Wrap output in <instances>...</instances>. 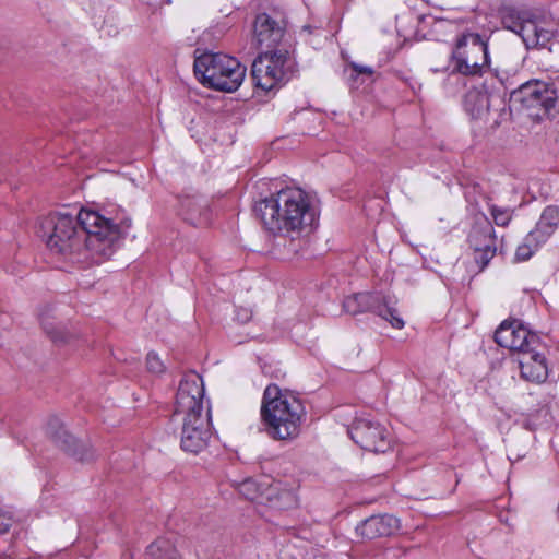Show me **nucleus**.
Wrapping results in <instances>:
<instances>
[{"instance_id": "7", "label": "nucleus", "mask_w": 559, "mask_h": 559, "mask_svg": "<svg viewBox=\"0 0 559 559\" xmlns=\"http://www.w3.org/2000/svg\"><path fill=\"white\" fill-rule=\"evenodd\" d=\"M350 439L361 449L384 453L390 449L391 440L388 428L367 414L354 418L347 427Z\"/></svg>"}, {"instance_id": "33", "label": "nucleus", "mask_w": 559, "mask_h": 559, "mask_svg": "<svg viewBox=\"0 0 559 559\" xmlns=\"http://www.w3.org/2000/svg\"><path fill=\"white\" fill-rule=\"evenodd\" d=\"M11 524L10 523H2L0 524V534H4L10 530Z\"/></svg>"}, {"instance_id": "22", "label": "nucleus", "mask_w": 559, "mask_h": 559, "mask_svg": "<svg viewBox=\"0 0 559 559\" xmlns=\"http://www.w3.org/2000/svg\"><path fill=\"white\" fill-rule=\"evenodd\" d=\"M530 14L531 12L528 11L516 10L514 8H506L502 11L501 22L506 29L511 31L518 35L520 28H522Z\"/></svg>"}, {"instance_id": "24", "label": "nucleus", "mask_w": 559, "mask_h": 559, "mask_svg": "<svg viewBox=\"0 0 559 559\" xmlns=\"http://www.w3.org/2000/svg\"><path fill=\"white\" fill-rule=\"evenodd\" d=\"M543 243H537V239L528 240V234L524 237L523 242L518 246L514 259L518 262L527 261L537 251Z\"/></svg>"}, {"instance_id": "16", "label": "nucleus", "mask_w": 559, "mask_h": 559, "mask_svg": "<svg viewBox=\"0 0 559 559\" xmlns=\"http://www.w3.org/2000/svg\"><path fill=\"white\" fill-rule=\"evenodd\" d=\"M518 364L521 377L526 381L543 383L548 378V362L542 343L518 354Z\"/></svg>"}, {"instance_id": "13", "label": "nucleus", "mask_w": 559, "mask_h": 559, "mask_svg": "<svg viewBox=\"0 0 559 559\" xmlns=\"http://www.w3.org/2000/svg\"><path fill=\"white\" fill-rule=\"evenodd\" d=\"M285 22L283 19L276 20L267 13H260L253 22L252 43L258 48L266 50L277 49V45L285 36Z\"/></svg>"}, {"instance_id": "26", "label": "nucleus", "mask_w": 559, "mask_h": 559, "mask_svg": "<svg viewBox=\"0 0 559 559\" xmlns=\"http://www.w3.org/2000/svg\"><path fill=\"white\" fill-rule=\"evenodd\" d=\"M490 212L498 226H507L512 218V211L508 207L492 205Z\"/></svg>"}, {"instance_id": "31", "label": "nucleus", "mask_w": 559, "mask_h": 559, "mask_svg": "<svg viewBox=\"0 0 559 559\" xmlns=\"http://www.w3.org/2000/svg\"><path fill=\"white\" fill-rule=\"evenodd\" d=\"M252 313L250 310L248 309H241L237 312L236 314V319L241 322V323H246L250 320Z\"/></svg>"}, {"instance_id": "8", "label": "nucleus", "mask_w": 559, "mask_h": 559, "mask_svg": "<svg viewBox=\"0 0 559 559\" xmlns=\"http://www.w3.org/2000/svg\"><path fill=\"white\" fill-rule=\"evenodd\" d=\"M343 308L350 314L372 311L386 320L394 329H402L405 324L392 301L379 293H358L348 296L343 301Z\"/></svg>"}, {"instance_id": "9", "label": "nucleus", "mask_w": 559, "mask_h": 559, "mask_svg": "<svg viewBox=\"0 0 559 559\" xmlns=\"http://www.w3.org/2000/svg\"><path fill=\"white\" fill-rule=\"evenodd\" d=\"M212 436L209 413L205 415L188 413L183 418L181 431V449L198 454L204 450Z\"/></svg>"}, {"instance_id": "25", "label": "nucleus", "mask_w": 559, "mask_h": 559, "mask_svg": "<svg viewBox=\"0 0 559 559\" xmlns=\"http://www.w3.org/2000/svg\"><path fill=\"white\" fill-rule=\"evenodd\" d=\"M238 491L248 500H255L260 498V488L258 484L251 478H248L240 483L238 486ZM262 497L263 493H261V498Z\"/></svg>"}, {"instance_id": "15", "label": "nucleus", "mask_w": 559, "mask_h": 559, "mask_svg": "<svg viewBox=\"0 0 559 559\" xmlns=\"http://www.w3.org/2000/svg\"><path fill=\"white\" fill-rule=\"evenodd\" d=\"M555 92L546 83L530 81L513 91L511 97L525 108L543 107L546 111L555 106Z\"/></svg>"}, {"instance_id": "30", "label": "nucleus", "mask_w": 559, "mask_h": 559, "mask_svg": "<svg viewBox=\"0 0 559 559\" xmlns=\"http://www.w3.org/2000/svg\"><path fill=\"white\" fill-rule=\"evenodd\" d=\"M551 33L549 31H546L544 28H538L537 34L535 36V39H538V43L536 44L535 48H544L547 46V44L550 41Z\"/></svg>"}, {"instance_id": "5", "label": "nucleus", "mask_w": 559, "mask_h": 559, "mask_svg": "<svg viewBox=\"0 0 559 559\" xmlns=\"http://www.w3.org/2000/svg\"><path fill=\"white\" fill-rule=\"evenodd\" d=\"M296 71L293 53L280 48L261 52L252 62L251 75L257 88L271 92L286 84Z\"/></svg>"}, {"instance_id": "35", "label": "nucleus", "mask_w": 559, "mask_h": 559, "mask_svg": "<svg viewBox=\"0 0 559 559\" xmlns=\"http://www.w3.org/2000/svg\"><path fill=\"white\" fill-rule=\"evenodd\" d=\"M432 71H433V72H438V71H440V70H439V69H437V68H433V69H432Z\"/></svg>"}, {"instance_id": "23", "label": "nucleus", "mask_w": 559, "mask_h": 559, "mask_svg": "<svg viewBox=\"0 0 559 559\" xmlns=\"http://www.w3.org/2000/svg\"><path fill=\"white\" fill-rule=\"evenodd\" d=\"M538 28L539 27L537 26L536 22L533 20V15L531 13L530 16L527 17V20L525 21L524 25L522 26V28H520V32L518 34L522 38L526 48L532 49V48L536 47L538 39H536V40H534V39H535Z\"/></svg>"}, {"instance_id": "34", "label": "nucleus", "mask_w": 559, "mask_h": 559, "mask_svg": "<svg viewBox=\"0 0 559 559\" xmlns=\"http://www.w3.org/2000/svg\"><path fill=\"white\" fill-rule=\"evenodd\" d=\"M0 559H9V557L4 552H0Z\"/></svg>"}, {"instance_id": "1", "label": "nucleus", "mask_w": 559, "mask_h": 559, "mask_svg": "<svg viewBox=\"0 0 559 559\" xmlns=\"http://www.w3.org/2000/svg\"><path fill=\"white\" fill-rule=\"evenodd\" d=\"M130 226L131 219L122 210L107 215L63 209L45 217L40 230L52 253L71 264H88L109 259Z\"/></svg>"}, {"instance_id": "19", "label": "nucleus", "mask_w": 559, "mask_h": 559, "mask_svg": "<svg viewBox=\"0 0 559 559\" xmlns=\"http://www.w3.org/2000/svg\"><path fill=\"white\" fill-rule=\"evenodd\" d=\"M180 215L183 221L194 226H204L210 222L206 205L195 198L180 199Z\"/></svg>"}, {"instance_id": "3", "label": "nucleus", "mask_w": 559, "mask_h": 559, "mask_svg": "<svg viewBox=\"0 0 559 559\" xmlns=\"http://www.w3.org/2000/svg\"><path fill=\"white\" fill-rule=\"evenodd\" d=\"M306 411L301 401L276 384L265 388L261 418L266 433L274 440L289 441L298 437Z\"/></svg>"}, {"instance_id": "32", "label": "nucleus", "mask_w": 559, "mask_h": 559, "mask_svg": "<svg viewBox=\"0 0 559 559\" xmlns=\"http://www.w3.org/2000/svg\"><path fill=\"white\" fill-rule=\"evenodd\" d=\"M41 325L44 328V330L46 331L47 334H49L52 340H57V335L55 334V328H52V325L46 321H41Z\"/></svg>"}, {"instance_id": "20", "label": "nucleus", "mask_w": 559, "mask_h": 559, "mask_svg": "<svg viewBox=\"0 0 559 559\" xmlns=\"http://www.w3.org/2000/svg\"><path fill=\"white\" fill-rule=\"evenodd\" d=\"M270 507L284 510L297 506V496L293 489H282L278 485H273L266 490L265 496Z\"/></svg>"}, {"instance_id": "12", "label": "nucleus", "mask_w": 559, "mask_h": 559, "mask_svg": "<svg viewBox=\"0 0 559 559\" xmlns=\"http://www.w3.org/2000/svg\"><path fill=\"white\" fill-rule=\"evenodd\" d=\"M495 341L501 347L522 354L530 347L539 346V337L515 322H502L495 333Z\"/></svg>"}, {"instance_id": "18", "label": "nucleus", "mask_w": 559, "mask_h": 559, "mask_svg": "<svg viewBox=\"0 0 559 559\" xmlns=\"http://www.w3.org/2000/svg\"><path fill=\"white\" fill-rule=\"evenodd\" d=\"M559 227V207L556 205L546 206L535 228L528 233V240L537 239V243L545 245Z\"/></svg>"}, {"instance_id": "27", "label": "nucleus", "mask_w": 559, "mask_h": 559, "mask_svg": "<svg viewBox=\"0 0 559 559\" xmlns=\"http://www.w3.org/2000/svg\"><path fill=\"white\" fill-rule=\"evenodd\" d=\"M146 366L153 373H162L165 369L164 362L155 353H148L146 356Z\"/></svg>"}, {"instance_id": "29", "label": "nucleus", "mask_w": 559, "mask_h": 559, "mask_svg": "<svg viewBox=\"0 0 559 559\" xmlns=\"http://www.w3.org/2000/svg\"><path fill=\"white\" fill-rule=\"evenodd\" d=\"M162 542L153 543L147 548V556L152 559H165Z\"/></svg>"}, {"instance_id": "4", "label": "nucleus", "mask_w": 559, "mask_h": 559, "mask_svg": "<svg viewBox=\"0 0 559 559\" xmlns=\"http://www.w3.org/2000/svg\"><path fill=\"white\" fill-rule=\"evenodd\" d=\"M193 68L197 79L204 86L225 93L237 91L247 72L237 58L222 52H205L197 57Z\"/></svg>"}, {"instance_id": "28", "label": "nucleus", "mask_w": 559, "mask_h": 559, "mask_svg": "<svg viewBox=\"0 0 559 559\" xmlns=\"http://www.w3.org/2000/svg\"><path fill=\"white\" fill-rule=\"evenodd\" d=\"M350 74L349 80L355 81L359 75H366L367 78H371L373 74V70L367 66H360L358 63L352 62L349 64Z\"/></svg>"}, {"instance_id": "14", "label": "nucleus", "mask_w": 559, "mask_h": 559, "mask_svg": "<svg viewBox=\"0 0 559 559\" xmlns=\"http://www.w3.org/2000/svg\"><path fill=\"white\" fill-rule=\"evenodd\" d=\"M47 432L57 445L79 461L91 462L95 459L94 450L85 443H79L75 438L68 432L58 417L53 416L49 419Z\"/></svg>"}, {"instance_id": "2", "label": "nucleus", "mask_w": 559, "mask_h": 559, "mask_svg": "<svg viewBox=\"0 0 559 559\" xmlns=\"http://www.w3.org/2000/svg\"><path fill=\"white\" fill-rule=\"evenodd\" d=\"M263 227L290 241L305 240L319 223V213L311 197L298 187H285L255 204Z\"/></svg>"}, {"instance_id": "6", "label": "nucleus", "mask_w": 559, "mask_h": 559, "mask_svg": "<svg viewBox=\"0 0 559 559\" xmlns=\"http://www.w3.org/2000/svg\"><path fill=\"white\" fill-rule=\"evenodd\" d=\"M450 74L465 76L478 75L489 64L486 40L477 33H464L457 37L455 46L448 57Z\"/></svg>"}, {"instance_id": "21", "label": "nucleus", "mask_w": 559, "mask_h": 559, "mask_svg": "<svg viewBox=\"0 0 559 559\" xmlns=\"http://www.w3.org/2000/svg\"><path fill=\"white\" fill-rule=\"evenodd\" d=\"M490 108V96L487 92L473 91L465 97V109L475 119L483 118Z\"/></svg>"}, {"instance_id": "17", "label": "nucleus", "mask_w": 559, "mask_h": 559, "mask_svg": "<svg viewBox=\"0 0 559 559\" xmlns=\"http://www.w3.org/2000/svg\"><path fill=\"white\" fill-rule=\"evenodd\" d=\"M400 528L397 518L390 514L371 515L356 526V533L362 538L374 539L394 534Z\"/></svg>"}, {"instance_id": "11", "label": "nucleus", "mask_w": 559, "mask_h": 559, "mask_svg": "<svg viewBox=\"0 0 559 559\" xmlns=\"http://www.w3.org/2000/svg\"><path fill=\"white\" fill-rule=\"evenodd\" d=\"M468 240L474 249V260L483 270L496 255L497 251V238L490 222L485 217L477 222L469 233Z\"/></svg>"}, {"instance_id": "10", "label": "nucleus", "mask_w": 559, "mask_h": 559, "mask_svg": "<svg viewBox=\"0 0 559 559\" xmlns=\"http://www.w3.org/2000/svg\"><path fill=\"white\" fill-rule=\"evenodd\" d=\"M204 385L202 378L195 371H187L182 374L177 386V414H202Z\"/></svg>"}]
</instances>
